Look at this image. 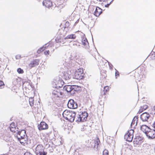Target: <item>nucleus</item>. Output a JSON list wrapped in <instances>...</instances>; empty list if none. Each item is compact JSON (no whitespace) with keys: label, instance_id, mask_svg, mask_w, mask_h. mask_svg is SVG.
Masks as SVG:
<instances>
[{"label":"nucleus","instance_id":"obj_21","mask_svg":"<svg viewBox=\"0 0 155 155\" xmlns=\"http://www.w3.org/2000/svg\"><path fill=\"white\" fill-rule=\"evenodd\" d=\"M52 94L56 96L59 97V94H61V92H59V90H57L55 88L52 91Z\"/></svg>","mask_w":155,"mask_h":155},{"label":"nucleus","instance_id":"obj_26","mask_svg":"<svg viewBox=\"0 0 155 155\" xmlns=\"http://www.w3.org/2000/svg\"><path fill=\"white\" fill-rule=\"evenodd\" d=\"M148 57L151 58V59H155V52L151 53L148 56Z\"/></svg>","mask_w":155,"mask_h":155},{"label":"nucleus","instance_id":"obj_32","mask_svg":"<svg viewBox=\"0 0 155 155\" xmlns=\"http://www.w3.org/2000/svg\"><path fill=\"white\" fill-rule=\"evenodd\" d=\"M115 76L116 77L117 76H119V72L117 70H116L115 69ZM117 78V77H116V78Z\"/></svg>","mask_w":155,"mask_h":155},{"label":"nucleus","instance_id":"obj_43","mask_svg":"<svg viewBox=\"0 0 155 155\" xmlns=\"http://www.w3.org/2000/svg\"><path fill=\"white\" fill-rule=\"evenodd\" d=\"M52 105V102H49L48 103V106H51Z\"/></svg>","mask_w":155,"mask_h":155},{"label":"nucleus","instance_id":"obj_10","mask_svg":"<svg viewBox=\"0 0 155 155\" xmlns=\"http://www.w3.org/2000/svg\"><path fill=\"white\" fill-rule=\"evenodd\" d=\"M18 134L19 135L18 136L21 140L26 139L27 137L26 133V131L24 130H21V131H18Z\"/></svg>","mask_w":155,"mask_h":155},{"label":"nucleus","instance_id":"obj_23","mask_svg":"<svg viewBox=\"0 0 155 155\" xmlns=\"http://www.w3.org/2000/svg\"><path fill=\"white\" fill-rule=\"evenodd\" d=\"M100 143V141L98 138L96 140H95L94 141V147L95 148H97L99 144Z\"/></svg>","mask_w":155,"mask_h":155},{"label":"nucleus","instance_id":"obj_48","mask_svg":"<svg viewBox=\"0 0 155 155\" xmlns=\"http://www.w3.org/2000/svg\"><path fill=\"white\" fill-rule=\"evenodd\" d=\"M99 0L100 2H102V1L104 2V0Z\"/></svg>","mask_w":155,"mask_h":155},{"label":"nucleus","instance_id":"obj_29","mask_svg":"<svg viewBox=\"0 0 155 155\" xmlns=\"http://www.w3.org/2000/svg\"><path fill=\"white\" fill-rule=\"evenodd\" d=\"M17 71L19 74H22L24 72L23 70L20 68H18L17 70Z\"/></svg>","mask_w":155,"mask_h":155},{"label":"nucleus","instance_id":"obj_28","mask_svg":"<svg viewBox=\"0 0 155 155\" xmlns=\"http://www.w3.org/2000/svg\"><path fill=\"white\" fill-rule=\"evenodd\" d=\"M103 155H109L108 151L106 149H105L103 152Z\"/></svg>","mask_w":155,"mask_h":155},{"label":"nucleus","instance_id":"obj_30","mask_svg":"<svg viewBox=\"0 0 155 155\" xmlns=\"http://www.w3.org/2000/svg\"><path fill=\"white\" fill-rule=\"evenodd\" d=\"M148 107V106L147 105H144L143 106H141L140 107L141 109H142L143 110H146V109H147V108Z\"/></svg>","mask_w":155,"mask_h":155},{"label":"nucleus","instance_id":"obj_52","mask_svg":"<svg viewBox=\"0 0 155 155\" xmlns=\"http://www.w3.org/2000/svg\"><path fill=\"white\" fill-rule=\"evenodd\" d=\"M92 40H93V38H92Z\"/></svg>","mask_w":155,"mask_h":155},{"label":"nucleus","instance_id":"obj_11","mask_svg":"<svg viewBox=\"0 0 155 155\" xmlns=\"http://www.w3.org/2000/svg\"><path fill=\"white\" fill-rule=\"evenodd\" d=\"M48 128V125L44 122H41L38 126V129L39 130L46 129Z\"/></svg>","mask_w":155,"mask_h":155},{"label":"nucleus","instance_id":"obj_40","mask_svg":"<svg viewBox=\"0 0 155 155\" xmlns=\"http://www.w3.org/2000/svg\"><path fill=\"white\" fill-rule=\"evenodd\" d=\"M42 48H40L37 51V52L39 54L42 52V51L41 49Z\"/></svg>","mask_w":155,"mask_h":155},{"label":"nucleus","instance_id":"obj_12","mask_svg":"<svg viewBox=\"0 0 155 155\" xmlns=\"http://www.w3.org/2000/svg\"><path fill=\"white\" fill-rule=\"evenodd\" d=\"M42 4L45 7L49 8L52 6V2L50 0H45L43 1Z\"/></svg>","mask_w":155,"mask_h":155},{"label":"nucleus","instance_id":"obj_31","mask_svg":"<svg viewBox=\"0 0 155 155\" xmlns=\"http://www.w3.org/2000/svg\"><path fill=\"white\" fill-rule=\"evenodd\" d=\"M114 0H111V1H110L109 3H108L107 4L105 5V7H108Z\"/></svg>","mask_w":155,"mask_h":155},{"label":"nucleus","instance_id":"obj_7","mask_svg":"<svg viewBox=\"0 0 155 155\" xmlns=\"http://www.w3.org/2000/svg\"><path fill=\"white\" fill-rule=\"evenodd\" d=\"M145 134L149 139H153L155 138V130L150 128V130H148Z\"/></svg>","mask_w":155,"mask_h":155},{"label":"nucleus","instance_id":"obj_20","mask_svg":"<svg viewBox=\"0 0 155 155\" xmlns=\"http://www.w3.org/2000/svg\"><path fill=\"white\" fill-rule=\"evenodd\" d=\"M17 137L18 140L19 141L20 143L22 145H25V143L28 144V142L26 141L25 139L21 140L18 136H17Z\"/></svg>","mask_w":155,"mask_h":155},{"label":"nucleus","instance_id":"obj_27","mask_svg":"<svg viewBox=\"0 0 155 155\" xmlns=\"http://www.w3.org/2000/svg\"><path fill=\"white\" fill-rule=\"evenodd\" d=\"M71 111L68 110H65L63 112V114L64 115V114L66 115L67 116V117H68L70 114Z\"/></svg>","mask_w":155,"mask_h":155},{"label":"nucleus","instance_id":"obj_15","mask_svg":"<svg viewBox=\"0 0 155 155\" xmlns=\"http://www.w3.org/2000/svg\"><path fill=\"white\" fill-rule=\"evenodd\" d=\"M39 60L38 59H35L31 62L29 66L31 68L38 65L39 64Z\"/></svg>","mask_w":155,"mask_h":155},{"label":"nucleus","instance_id":"obj_2","mask_svg":"<svg viewBox=\"0 0 155 155\" xmlns=\"http://www.w3.org/2000/svg\"><path fill=\"white\" fill-rule=\"evenodd\" d=\"M81 114H77L75 117V121L77 122H83L86 120L88 114L86 111L82 112Z\"/></svg>","mask_w":155,"mask_h":155},{"label":"nucleus","instance_id":"obj_19","mask_svg":"<svg viewBox=\"0 0 155 155\" xmlns=\"http://www.w3.org/2000/svg\"><path fill=\"white\" fill-rule=\"evenodd\" d=\"M138 119V116H135L134 117L131 124V127L134 125V127L137 125Z\"/></svg>","mask_w":155,"mask_h":155},{"label":"nucleus","instance_id":"obj_39","mask_svg":"<svg viewBox=\"0 0 155 155\" xmlns=\"http://www.w3.org/2000/svg\"><path fill=\"white\" fill-rule=\"evenodd\" d=\"M44 53L45 55H48L49 53V50L45 51H44Z\"/></svg>","mask_w":155,"mask_h":155},{"label":"nucleus","instance_id":"obj_18","mask_svg":"<svg viewBox=\"0 0 155 155\" xmlns=\"http://www.w3.org/2000/svg\"><path fill=\"white\" fill-rule=\"evenodd\" d=\"M62 77L66 80H69L71 78V76L70 74L67 72H64L61 75Z\"/></svg>","mask_w":155,"mask_h":155},{"label":"nucleus","instance_id":"obj_45","mask_svg":"<svg viewBox=\"0 0 155 155\" xmlns=\"http://www.w3.org/2000/svg\"><path fill=\"white\" fill-rule=\"evenodd\" d=\"M153 127L155 128V121L154 122L153 124Z\"/></svg>","mask_w":155,"mask_h":155},{"label":"nucleus","instance_id":"obj_3","mask_svg":"<svg viewBox=\"0 0 155 155\" xmlns=\"http://www.w3.org/2000/svg\"><path fill=\"white\" fill-rule=\"evenodd\" d=\"M84 74L82 69L80 68L75 71L73 78L78 80H81L84 78Z\"/></svg>","mask_w":155,"mask_h":155},{"label":"nucleus","instance_id":"obj_51","mask_svg":"<svg viewBox=\"0 0 155 155\" xmlns=\"http://www.w3.org/2000/svg\"><path fill=\"white\" fill-rule=\"evenodd\" d=\"M47 44H46L45 45H46Z\"/></svg>","mask_w":155,"mask_h":155},{"label":"nucleus","instance_id":"obj_1","mask_svg":"<svg viewBox=\"0 0 155 155\" xmlns=\"http://www.w3.org/2000/svg\"><path fill=\"white\" fill-rule=\"evenodd\" d=\"M64 89L68 93H70L71 94L73 95L80 90V87L75 85H65L63 87Z\"/></svg>","mask_w":155,"mask_h":155},{"label":"nucleus","instance_id":"obj_49","mask_svg":"<svg viewBox=\"0 0 155 155\" xmlns=\"http://www.w3.org/2000/svg\"><path fill=\"white\" fill-rule=\"evenodd\" d=\"M0 155H8L7 154H0Z\"/></svg>","mask_w":155,"mask_h":155},{"label":"nucleus","instance_id":"obj_24","mask_svg":"<svg viewBox=\"0 0 155 155\" xmlns=\"http://www.w3.org/2000/svg\"><path fill=\"white\" fill-rule=\"evenodd\" d=\"M76 38V36L72 34L69 35H68L66 37L64 38L65 39H74Z\"/></svg>","mask_w":155,"mask_h":155},{"label":"nucleus","instance_id":"obj_42","mask_svg":"<svg viewBox=\"0 0 155 155\" xmlns=\"http://www.w3.org/2000/svg\"><path fill=\"white\" fill-rule=\"evenodd\" d=\"M41 48H42L41 49V50L42 51L44 50L45 48H46V46H45V47L44 46H43Z\"/></svg>","mask_w":155,"mask_h":155},{"label":"nucleus","instance_id":"obj_4","mask_svg":"<svg viewBox=\"0 0 155 155\" xmlns=\"http://www.w3.org/2000/svg\"><path fill=\"white\" fill-rule=\"evenodd\" d=\"M35 152L37 155H47V153L44 151V148L41 145H38L36 147Z\"/></svg>","mask_w":155,"mask_h":155},{"label":"nucleus","instance_id":"obj_33","mask_svg":"<svg viewBox=\"0 0 155 155\" xmlns=\"http://www.w3.org/2000/svg\"><path fill=\"white\" fill-rule=\"evenodd\" d=\"M21 58V55L20 54H18L16 56L15 58L16 59H19Z\"/></svg>","mask_w":155,"mask_h":155},{"label":"nucleus","instance_id":"obj_25","mask_svg":"<svg viewBox=\"0 0 155 155\" xmlns=\"http://www.w3.org/2000/svg\"><path fill=\"white\" fill-rule=\"evenodd\" d=\"M29 101L30 106L31 107L33 106L34 103L33 97H31L29 99Z\"/></svg>","mask_w":155,"mask_h":155},{"label":"nucleus","instance_id":"obj_41","mask_svg":"<svg viewBox=\"0 0 155 155\" xmlns=\"http://www.w3.org/2000/svg\"><path fill=\"white\" fill-rule=\"evenodd\" d=\"M143 111V110L140 108V109L139 111H138V112L137 113V114H140V113H142Z\"/></svg>","mask_w":155,"mask_h":155},{"label":"nucleus","instance_id":"obj_9","mask_svg":"<svg viewBox=\"0 0 155 155\" xmlns=\"http://www.w3.org/2000/svg\"><path fill=\"white\" fill-rule=\"evenodd\" d=\"M149 114L146 112L142 113L140 116V118L143 122H148V120L150 117Z\"/></svg>","mask_w":155,"mask_h":155},{"label":"nucleus","instance_id":"obj_8","mask_svg":"<svg viewBox=\"0 0 155 155\" xmlns=\"http://www.w3.org/2000/svg\"><path fill=\"white\" fill-rule=\"evenodd\" d=\"M76 115V114L75 112L71 111V113L69 115L65 117V118L70 122H73L75 120V117Z\"/></svg>","mask_w":155,"mask_h":155},{"label":"nucleus","instance_id":"obj_35","mask_svg":"<svg viewBox=\"0 0 155 155\" xmlns=\"http://www.w3.org/2000/svg\"><path fill=\"white\" fill-rule=\"evenodd\" d=\"M104 91L107 92L108 90V87L107 86L104 87Z\"/></svg>","mask_w":155,"mask_h":155},{"label":"nucleus","instance_id":"obj_34","mask_svg":"<svg viewBox=\"0 0 155 155\" xmlns=\"http://www.w3.org/2000/svg\"><path fill=\"white\" fill-rule=\"evenodd\" d=\"M4 85V82L1 81H0V88H2V86Z\"/></svg>","mask_w":155,"mask_h":155},{"label":"nucleus","instance_id":"obj_37","mask_svg":"<svg viewBox=\"0 0 155 155\" xmlns=\"http://www.w3.org/2000/svg\"><path fill=\"white\" fill-rule=\"evenodd\" d=\"M71 43L72 44V45L74 46L76 45L77 46H80L79 45H78L76 42L73 41V42H71Z\"/></svg>","mask_w":155,"mask_h":155},{"label":"nucleus","instance_id":"obj_13","mask_svg":"<svg viewBox=\"0 0 155 155\" xmlns=\"http://www.w3.org/2000/svg\"><path fill=\"white\" fill-rule=\"evenodd\" d=\"M82 44L84 47L86 49L89 48V43L87 39L85 37H83L82 39Z\"/></svg>","mask_w":155,"mask_h":155},{"label":"nucleus","instance_id":"obj_38","mask_svg":"<svg viewBox=\"0 0 155 155\" xmlns=\"http://www.w3.org/2000/svg\"><path fill=\"white\" fill-rule=\"evenodd\" d=\"M69 25V23L68 21H66L65 23V27H67Z\"/></svg>","mask_w":155,"mask_h":155},{"label":"nucleus","instance_id":"obj_36","mask_svg":"<svg viewBox=\"0 0 155 155\" xmlns=\"http://www.w3.org/2000/svg\"><path fill=\"white\" fill-rule=\"evenodd\" d=\"M24 155H33L29 152H26L24 153Z\"/></svg>","mask_w":155,"mask_h":155},{"label":"nucleus","instance_id":"obj_5","mask_svg":"<svg viewBox=\"0 0 155 155\" xmlns=\"http://www.w3.org/2000/svg\"><path fill=\"white\" fill-rule=\"evenodd\" d=\"M134 132V130L131 129L128 132L127 134H125L124 139L126 140V141L131 142L132 140Z\"/></svg>","mask_w":155,"mask_h":155},{"label":"nucleus","instance_id":"obj_16","mask_svg":"<svg viewBox=\"0 0 155 155\" xmlns=\"http://www.w3.org/2000/svg\"><path fill=\"white\" fill-rule=\"evenodd\" d=\"M102 12V9L98 7H96L94 12V15L97 17Z\"/></svg>","mask_w":155,"mask_h":155},{"label":"nucleus","instance_id":"obj_14","mask_svg":"<svg viewBox=\"0 0 155 155\" xmlns=\"http://www.w3.org/2000/svg\"><path fill=\"white\" fill-rule=\"evenodd\" d=\"M54 83L55 85V88H61L63 86V83H64V82L63 81H62L61 80H59L58 81L56 80H55Z\"/></svg>","mask_w":155,"mask_h":155},{"label":"nucleus","instance_id":"obj_44","mask_svg":"<svg viewBox=\"0 0 155 155\" xmlns=\"http://www.w3.org/2000/svg\"><path fill=\"white\" fill-rule=\"evenodd\" d=\"M79 21V19H78L75 23L74 25H75L77 23H78V21Z\"/></svg>","mask_w":155,"mask_h":155},{"label":"nucleus","instance_id":"obj_47","mask_svg":"<svg viewBox=\"0 0 155 155\" xmlns=\"http://www.w3.org/2000/svg\"><path fill=\"white\" fill-rule=\"evenodd\" d=\"M111 0H108V1H107V3H109L110 1H111Z\"/></svg>","mask_w":155,"mask_h":155},{"label":"nucleus","instance_id":"obj_17","mask_svg":"<svg viewBox=\"0 0 155 155\" xmlns=\"http://www.w3.org/2000/svg\"><path fill=\"white\" fill-rule=\"evenodd\" d=\"M150 128L146 125H143L140 126V129L146 134L148 130H150Z\"/></svg>","mask_w":155,"mask_h":155},{"label":"nucleus","instance_id":"obj_22","mask_svg":"<svg viewBox=\"0 0 155 155\" xmlns=\"http://www.w3.org/2000/svg\"><path fill=\"white\" fill-rule=\"evenodd\" d=\"M15 124L14 123H12L10 124V126L11 131L13 133L15 132L16 128L15 127Z\"/></svg>","mask_w":155,"mask_h":155},{"label":"nucleus","instance_id":"obj_50","mask_svg":"<svg viewBox=\"0 0 155 155\" xmlns=\"http://www.w3.org/2000/svg\"><path fill=\"white\" fill-rule=\"evenodd\" d=\"M154 152L155 153V145H154Z\"/></svg>","mask_w":155,"mask_h":155},{"label":"nucleus","instance_id":"obj_53","mask_svg":"<svg viewBox=\"0 0 155 155\" xmlns=\"http://www.w3.org/2000/svg\"><path fill=\"white\" fill-rule=\"evenodd\" d=\"M12 127H14V125L12 126Z\"/></svg>","mask_w":155,"mask_h":155},{"label":"nucleus","instance_id":"obj_6","mask_svg":"<svg viewBox=\"0 0 155 155\" xmlns=\"http://www.w3.org/2000/svg\"><path fill=\"white\" fill-rule=\"evenodd\" d=\"M68 107L70 109H74L77 108L78 105L77 103L74 101L73 99H70L67 104Z\"/></svg>","mask_w":155,"mask_h":155},{"label":"nucleus","instance_id":"obj_46","mask_svg":"<svg viewBox=\"0 0 155 155\" xmlns=\"http://www.w3.org/2000/svg\"><path fill=\"white\" fill-rule=\"evenodd\" d=\"M25 83H26V84H27V83H28V85H29V84H30L29 83H28V82H25L24 83V84H25Z\"/></svg>","mask_w":155,"mask_h":155}]
</instances>
